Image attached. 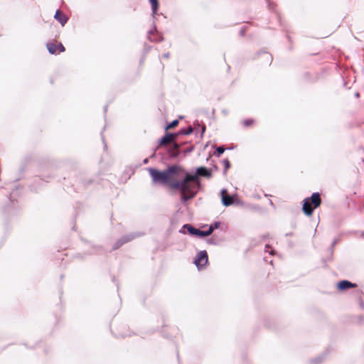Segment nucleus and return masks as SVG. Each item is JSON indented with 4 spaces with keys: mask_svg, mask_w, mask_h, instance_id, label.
Instances as JSON below:
<instances>
[{
    "mask_svg": "<svg viewBox=\"0 0 364 364\" xmlns=\"http://www.w3.org/2000/svg\"><path fill=\"white\" fill-rule=\"evenodd\" d=\"M337 287L339 290H341V281L337 283Z\"/></svg>",
    "mask_w": 364,
    "mask_h": 364,
    "instance_id": "obj_21",
    "label": "nucleus"
},
{
    "mask_svg": "<svg viewBox=\"0 0 364 364\" xmlns=\"http://www.w3.org/2000/svg\"><path fill=\"white\" fill-rule=\"evenodd\" d=\"M179 145L177 143L173 144V147L171 150V154L173 156H177L178 155Z\"/></svg>",
    "mask_w": 364,
    "mask_h": 364,
    "instance_id": "obj_14",
    "label": "nucleus"
},
{
    "mask_svg": "<svg viewBox=\"0 0 364 364\" xmlns=\"http://www.w3.org/2000/svg\"><path fill=\"white\" fill-rule=\"evenodd\" d=\"M208 262V257L206 251L199 252L194 260V264L198 269L204 268Z\"/></svg>",
    "mask_w": 364,
    "mask_h": 364,
    "instance_id": "obj_5",
    "label": "nucleus"
},
{
    "mask_svg": "<svg viewBox=\"0 0 364 364\" xmlns=\"http://www.w3.org/2000/svg\"><path fill=\"white\" fill-rule=\"evenodd\" d=\"M223 163V165L225 166V169L228 170L230 168V161L228 159H224Z\"/></svg>",
    "mask_w": 364,
    "mask_h": 364,
    "instance_id": "obj_19",
    "label": "nucleus"
},
{
    "mask_svg": "<svg viewBox=\"0 0 364 364\" xmlns=\"http://www.w3.org/2000/svg\"><path fill=\"white\" fill-rule=\"evenodd\" d=\"M46 48L50 54L54 55L63 53L65 50L64 46L61 43H57L56 41L48 42L46 44Z\"/></svg>",
    "mask_w": 364,
    "mask_h": 364,
    "instance_id": "obj_6",
    "label": "nucleus"
},
{
    "mask_svg": "<svg viewBox=\"0 0 364 364\" xmlns=\"http://www.w3.org/2000/svg\"><path fill=\"white\" fill-rule=\"evenodd\" d=\"M269 249V245H267V246L265 247V250H266L267 252H269L270 255H274V250H271L270 251H269V250H268Z\"/></svg>",
    "mask_w": 364,
    "mask_h": 364,
    "instance_id": "obj_20",
    "label": "nucleus"
},
{
    "mask_svg": "<svg viewBox=\"0 0 364 364\" xmlns=\"http://www.w3.org/2000/svg\"><path fill=\"white\" fill-rule=\"evenodd\" d=\"M357 287V284L355 283H352L347 280H343V290L348 289L350 288H355Z\"/></svg>",
    "mask_w": 364,
    "mask_h": 364,
    "instance_id": "obj_12",
    "label": "nucleus"
},
{
    "mask_svg": "<svg viewBox=\"0 0 364 364\" xmlns=\"http://www.w3.org/2000/svg\"><path fill=\"white\" fill-rule=\"evenodd\" d=\"M257 60L261 65H269L272 62L273 58L270 53L264 52L257 56Z\"/></svg>",
    "mask_w": 364,
    "mask_h": 364,
    "instance_id": "obj_7",
    "label": "nucleus"
},
{
    "mask_svg": "<svg viewBox=\"0 0 364 364\" xmlns=\"http://www.w3.org/2000/svg\"><path fill=\"white\" fill-rule=\"evenodd\" d=\"M178 119H175L173 120V122H171L169 124H168L166 127V130H168V129H173L176 127H177L178 125Z\"/></svg>",
    "mask_w": 364,
    "mask_h": 364,
    "instance_id": "obj_15",
    "label": "nucleus"
},
{
    "mask_svg": "<svg viewBox=\"0 0 364 364\" xmlns=\"http://www.w3.org/2000/svg\"><path fill=\"white\" fill-rule=\"evenodd\" d=\"M198 176L210 177L211 176L210 172L205 167H199L197 168L196 174Z\"/></svg>",
    "mask_w": 364,
    "mask_h": 364,
    "instance_id": "obj_11",
    "label": "nucleus"
},
{
    "mask_svg": "<svg viewBox=\"0 0 364 364\" xmlns=\"http://www.w3.org/2000/svg\"><path fill=\"white\" fill-rule=\"evenodd\" d=\"M151 5V9L154 14H155L159 6V1L158 0H149Z\"/></svg>",
    "mask_w": 364,
    "mask_h": 364,
    "instance_id": "obj_13",
    "label": "nucleus"
},
{
    "mask_svg": "<svg viewBox=\"0 0 364 364\" xmlns=\"http://www.w3.org/2000/svg\"><path fill=\"white\" fill-rule=\"evenodd\" d=\"M355 97H356V98L359 97V93H358V92H357V91H356V92H355Z\"/></svg>",
    "mask_w": 364,
    "mask_h": 364,
    "instance_id": "obj_22",
    "label": "nucleus"
},
{
    "mask_svg": "<svg viewBox=\"0 0 364 364\" xmlns=\"http://www.w3.org/2000/svg\"><path fill=\"white\" fill-rule=\"evenodd\" d=\"M225 151V149L223 146L218 147L216 149L218 156H220Z\"/></svg>",
    "mask_w": 364,
    "mask_h": 364,
    "instance_id": "obj_18",
    "label": "nucleus"
},
{
    "mask_svg": "<svg viewBox=\"0 0 364 364\" xmlns=\"http://www.w3.org/2000/svg\"><path fill=\"white\" fill-rule=\"evenodd\" d=\"M255 123L253 119H246L243 121V124L246 127L252 126Z\"/></svg>",
    "mask_w": 364,
    "mask_h": 364,
    "instance_id": "obj_17",
    "label": "nucleus"
},
{
    "mask_svg": "<svg viewBox=\"0 0 364 364\" xmlns=\"http://www.w3.org/2000/svg\"><path fill=\"white\" fill-rule=\"evenodd\" d=\"M218 225H219V223H216L215 224V227H213V228H218Z\"/></svg>",
    "mask_w": 364,
    "mask_h": 364,
    "instance_id": "obj_23",
    "label": "nucleus"
},
{
    "mask_svg": "<svg viewBox=\"0 0 364 364\" xmlns=\"http://www.w3.org/2000/svg\"><path fill=\"white\" fill-rule=\"evenodd\" d=\"M54 18L61 24L62 26H64L68 20L67 16L60 10L56 11Z\"/></svg>",
    "mask_w": 364,
    "mask_h": 364,
    "instance_id": "obj_9",
    "label": "nucleus"
},
{
    "mask_svg": "<svg viewBox=\"0 0 364 364\" xmlns=\"http://www.w3.org/2000/svg\"><path fill=\"white\" fill-rule=\"evenodd\" d=\"M147 170L154 183L166 186L171 189L178 187L176 176L182 171L180 166L173 165L164 171H159L154 168H149Z\"/></svg>",
    "mask_w": 364,
    "mask_h": 364,
    "instance_id": "obj_1",
    "label": "nucleus"
},
{
    "mask_svg": "<svg viewBox=\"0 0 364 364\" xmlns=\"http://www.w3.org/2000/svg\"><path fill=\"white\" fill-rule=\"evenodd\" d=\"M321 204V199L318 193H314L311 197L306 198L303 200L302 210L307 216L313 214L314 210L318 208Z\"/></svg>",
    "mask_w": 364,
    "mask_h": 364,
    "instance_id": "obj_3",
    "label": "nucleus"
},
{
    "mask_svg": "<svg viewBox=\"0 0 364 364\" xmlns=\"http://www.w3.org/2000/svg\"><path fill=\"white\" fill-rule=\"evenodd\" d=\"M183 228H186L188 232L191 235H196V236L199 237H204L210 235L213 232V231L214 230L213 226H210L207 231H203V230H200L199 229L195 228H193V226H191V225H188V224L185 225L183 226Z\"/></svg>",
    "mask_w": 364,
    "mask_h": 364,
    "instance_id": "obj_4",
    "label": "nucleus"
},
{
    "mask_svg": "<svg viewBox=\"0 0 364 364\" xmlns=\"http://www.w3.org/2000/svg\"><path fill=\"white\" fill-rule=\"evenodd\" d=\"M192 132H193V129L191 127H189L187 129L181 130L180 132L177 134L178 135V134L188 135V134H191Z\"/></svg>",
    "mask_w": 364,
    "mask_h": 364,
    "instance_id": "obj_16",
    "label": "nucleus"
},
{
    "mask_svg": "<svg viewBox=\"0 0 364 364\" xmlns=\"http://www.w3.org/2000/svg\"><path fill=\"white\" fill-rule=\"evenodd\" d=\"M178 136V134H171V133H168L167 134H166V136H164V137H162L161 139V140L159 141V146H165L169 144H171V142H173L175 139L176 138V136Z\"/></svg>",
    "mask_w": 364,
    "mask_h": 364,
    "instance_id": "obj_8",
    "label": "nucleus"
},
{
    "mask_svg": "<svg viewBox=\"0 0 364 364\" xmlns=\"http://www.w3.org/2000/svg\"><path fill=\"white\" fill-rule=\"evenodd\" d=\"M222 200L223 203L225 206H229L233 203V198L232 196L227 193V191L223 190L222 192Z\"/></svg>",
    "mask_w": 364,
    "mask_h": 364,
    "instance_id": "obj_10",
    "label": "nucleus"
},
{
    "mask_svg": "<svg viewBox=\"0 0 364 364\" xmlns=\"http://www.w3.org/2000/svg\"><path fill=\"white\" fill-rule=\"evenodd\" d=\"M177 188H173L172 190H179L181 192V199L183 202L194 198L196 194V188L198 186V177L197 175H191L187 173L182 181L176 178Z\"/></svg>",
    "mask_w": 364,
    "mask_h": 364,
    "instance_id": "obj_2",
    "label": "nucleus"
}]
</instances>
